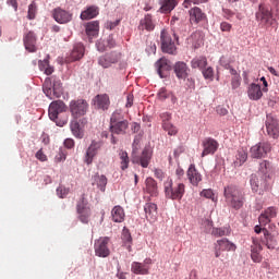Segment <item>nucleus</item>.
I'll use <instances>...</instances> for the list:
<instances>
[{"instance_id":"1","label":"nucleus","mask_w":279,"mask_h":279,"mask_svg":"<svg viewBox=\"0 0 279 279\" xmlns=\"http://www.w3.org/2000/svg\"><path fill=\"white\" fill-rule=\"evenodd\" d=\"M43 90L48 99H60L64 95V87L60 77L52 75L47 77L43 84Z\"/></svg>"},{"instance_id":"2","label":"nucleus","mask_w":279,"mask_h":279,"mask_svg":"<svg viewBox=\"0 0 279 279\" xmlns=\"http://www.w3.org/2000/svg\"><path fill=\"white\" fill-rule=\"evenodd\" d=\"M225 199L230 208L241 210L245 204V194L235 185H229L225 187Z\"/></svg>"},{"instance_id":"3","label":"nucleus","mask_w":279,"mask_h":279,"mask_svg":"<svg viewBox=\"0 0 279 279\" xmlns=\"http://www.w3.org/2000/svg\"><path fill=\"white\" fill-rule=\"evenodd\" d=\"M165 194L168 199H173L180 202L186 193V185L182 182H174L171 179H168L165 183Z\"/></svg>"},{"instance_id":"4","label":"nucleus","mask_w":279,"mask_h":279,"mask_svg":"<svg viewBox=\"0 0 279 279\" xmlns=\"http://www.w3.org/2000/svg\"><path fill=\"white\" fill-rule=\"evenodd\" d=\"M130 122L123 118L119 111H114L110 118V132L111 134L123 135L128 132Z\"/></svg>"},{"instance_id":"5","label":"nucleus","mask_w":279,"mask_h":279,"mask_svg":"<svg viewBox=\"0 0 279 279\" xmlns=\"http://www.w3.org/2000/svg\"><path fill=\"white\" fill-rule=\"evenodd\" d=\"M69 107H66V104L62 100H54L50 104L48 109L49 119L51 121H54L59 128H64L66 125L68 120H59L58 114L62 112H66Z\"/></svg>"},{"instance_id":"6","label":"nucleus","mask_w":279,"mask_h":279,"mask_svg":"<svg viewBox=\"0 0 279 279\" xmlns=\"http://www.w3.org/2000/svg\"><path fill=\"white\" fill-rule=\"evenodd\" d=\"M69 109L73 119H81L88 112V102L84 99L71 100Z\"/></svg>"},{"instance_id":"7","label":"nucleus","mask_w":279,"mask_h":279,"mask_svg":"<svg viewBox=\"0 0 279 279\" xmlns=\"http://www.w3.org/2000/svg\"><path fill=\"white\" fill-rule=\"evenodd\" d=\"M110 238L102 236L95 241L94 250L98 258H108L110 256Z\"/></svg>"},{"instance_id":"8","label":"nucleus","mask_w":279,"mask_h":279,"mask_svg":"<svg viewBox=\"0 0 279 279\" xmlns=\"http://www.w3.org/2000/svg\"><path fill=\"white\" fill-rule=\"evenodd\" d=\"M257 21H262L265 25H274V13L271 7L267 4H259V10L256 13Z\"/></svg>"},{"instance_id":"9","label":"nucleus","mask_w":279,"mask_h":279,"mask_svg":"<svg viewBox=\"0 0 279 279\" xmlns=\"http://www.w3.org/2000/svg\"><path fill=\"white\" fill-rule=\"evenodd\" d=\"M161 49L163 53H170L171 56L175 54V43L171 38V35L167 31H162L160 35Z\"/></svg>"},{"instance_id":"10","label":"nucleus","mask_w":279,"mask_h":279,"mask_svg":"<svg viewBox=\"0 0 279 279\" xmlns=\"http://www.w3.org/2000/svg\"><path fill=\"white\" fill-rule=\"evenodd\" d=\"M269 151H271V144H269V142H259L251 147V157L265 158Z\"/></svg>"},{"instance_id":"11","label":"nucleus","mask_w":279,"mask_h":279,"mask_svg":"<svg viewBox=\"0 0 279 279\" xmlns=\"http://www.w3.org/2000/svg\"><path fill=\"white\" fill-rule=\"evenodd\" d=\"M203 146V153L202 158H205V156H213L217 153L219 149V142L213 137H207L202 143Z\"/></svg>"},{"instance_id":"12","label":"nucleus","mask_w":279,"mask_h":279,"mask_svg":"<svg viewBox=\"0 0 279 279\" xmlns=\"http://www.w3.org/2000/svg\"><path fill=\"white\" fill-rule=\"evenodd\" d=\"M52 16L57 23L60 25H66V23H71L73 21V13L62 9L56 8L52 11Z\"/></svg>"},{"instance_id":"13","label":"nucleus","mask_w":279,"mask_h":279,"mask_svg":"<svg viewBox=\"0 0 279 279\" xmlns=\"http://www.w3.org/2000/svg\"><path fill=\"white\" fill-rule=\"evenodd\" d=\"M119 60H121V53L109 52L99 57L98 64L102 66V69H110V66H112V64H117Z\"/></svg>"},{"instance_id":"14","label":"nucleus","mask_w":279,"mask_h":279,"mask_svg":"<svg viewBox=\"0 0 279 279\" xmlns=\"http://www.w3.org/2000/svg\"><path fill=\"white\" fill-rule=\"evenodd\" d=\"M234 250H236V245L228 239L218 240L215 244V256L219 258L222 252H234Z\"/></svg>"},{"instance_id":"15","label":"nucleus","mask_w":279,"mask_h":279,"mask_svg":"<svg viewBox=\"0 0 279 279\" xmlns=\"http://www.w3.org/2000/svg\"><path fill=\"white\" fill-rule=\"evenodd\" d=\"M266 131L270 138L279 137V120L272 116H267L266 119Z\"/></svg>"},{"instance_id":"16","label":"nucleus","mask_w":279,"mask_h":279,"mask_svg":"<svg viewBox=\"0 0 279 279\" xmlns=\"http://www.w3.org/2000/svg\"><path fill=\"white\" fill-rule=\"evenodd\" d=\"M76 213L78 215V219L82 223H88L90 219V207H87L84 203V198H82L76 205Z\"/></svg>"},{"instance_id":"17","label":"nucleus","mask_w":279,"mask_h":279,"mask_svg":"<svg viewBox=\"0 0 279 279\" xmlns=\"http://www.w3.org/2000/svg\"><path fill=\"white\" fill-rule=\"evenodd\" d=\"M140 32H154L156 29V22L154 21V15L147 13L145 16L140 21L137 26Z\"/></svg>"},{"instance_id":"18","label":"nucleus","mask_w":279,"mask_h":279,"mask_svg":"<svg viewBox=\"0 0 279 279\" xmlns=\"http://www.w3.org/2000/svg\"><path fill=\"white\" fill-rule=\"evenodd\" d=\"M151 259H146L145 263L133 262L131 265V271L136 276H147L149 274V266Z\"/></svg>"},{"instance_id":"19","label":"nucleus","mask_w":279,"mask_h":279,"mask_svg":"<svg viewBox=\"0 0 279 279\" xmlns=\"http://www.w3.org/2000/svg\"><path fill=\"white\" fill-rule=\"evenodd\" d=\"M263 245L258 242V239L253 238V244L251 245V258L253 263H260L263 260Z\"/></svg>"},{"instance_id":"20","label":"nucleus","mask_w":279,"mask_h":279,"mask_svg":"<svg viewBox=\"0 0 279 279\" xmlns=\"http://www.w3.org/2000/svg\"><path fill=\"white\" fill-rule=\"evenodd\" d=\"M82 58H84V45L76 44L70 56L65 58V62L71 64V62H77V60H82Z\"/></svg>"},{"instance_id":"21","label":"nucleus","mask_w":279,"mask_h":279,"mask_svg":"<svg viewBox=\"0 0 279 279\" xmlns=\"http://www.w3.org/2000/svg\"><path fill=\"white\" fill-rule=\"evenodd\" d=\"M23 43L26 51L31 53L36 52V34L29 31L28 33L24 34Z\"/></svg>"},{"instance_id":"22","label":"nucleus","mask_w":279,"mask_h":279,"mask_svg":"<svg viewBox=\"0 0 279 279\" xmlns=\"http://www.w3.org/2000/svg\"><path fill=\"white\" fill-rule=\"evenodd\" d=\"M151 160V150L145 148L142 151V155L140 157H133V162L135 165H141L143 169H147L149 167V161Z\"/></svg>"},{"instance_id":"23","label":"nucleus","mask_w":279,"mask_h":279,"mask_svg":"<svg viewBox=\"0 0 279 279\" xmlns=\"http://www.w3.org/2000/svg\"><path fill=\"white\" fill-rule=\"evenodd\" d=\"M144 211L148 221H156L158 219V205L155 203H146L144 205Z\"/></svg>"},{"instance_id":"24","label":"nucleus","mask_w":279,"mask_h":279,"mask_svg":"<svg viewBox=\"0 0 279 279\" xmlns=\"http://www.w3.org/2000/svg\"><path fill=\"white\" fill-rule=\"evenodd\" d=\"M99 149H101V142L93 141L89 147L87 148L85 155V162H87V165H90V162H93V158L97 156V151H99Z\"/></svg>"},{"instance_id":"25","label":"nucleus","mask_w":279,"mask_h":279,"mask_svg":"<svg viewBox=\"0 0 279 279\" xmlns=\"http://www.w3.org/2000/svg\"><path fill=\"white\" fill-rule=\"evenodd\" d=\"M94 106L98 110H108L110 108V97L106 94L97 95L94 98Z\"/></svg>"},{"instance_id":"26","label":"nucleus","mask_w":279,"mask_h":279,"mask_svg":"<svg viewBox=\"0 0 279 279\" xmlns=\"http://www.w3.org/2000/svg\"><path fill=\"white\" fill-rule=\"evenodd\" d=\"M174 73L179 80H186L189 77V65L184 61H178L174 64Z\"/></svg>"},{"instance_id":"27","label":"nucleus","mask_w":279,"mask_h":279,"mask_svg":"<svg viewBox=\"0 0 279 279\" xmlns=\"http://www.w3.org/2000/svg\"><path fill=\"white\" fill-rule=\"evenodd\" d=\"M156 70L158 75L162 78L167 76V73H169L171 65H169V61L165 58L159 59L155 63Z\"/></svg>"},{"instance_id":"28","label":"nucleus","mask_w":279,"mask_h":279,"mask_svg":"<svg viewBox=\"0 0 279 279\" xmlns=\"http://www.w3.org/2000/svg\"><path fill=\"white\" fill-rule=\"evenodd\" d=\"M187 178L193 186H198L199 182H202V174L195 168V165H191L187 170Z\"/></svg>"},{"instance_id":"29","label":"nucleus","mask_w":279,"mask_h":279,"mask_svg":"<svg viewBox=\"0 0 279 279\" xmlns=\"http://www.w3.org/2000/svg\"><path fill=\"white\" fill-rule=\"evenodd\" d=\"M247 96L252 101H258V99L263 98V89H260V85L253 83L248 86Z\"/></svg>"},{"instance_id":"30","label":"nucleus","mask_w":279,"mask_h":279,"mask_svg":"<svg viewBox=\"0 0 279 279\" xmlns=\"http://www.w3.org/2000/svg\"><path fill=\"white\" fill-rule=\"evenodd\" d=\"M159 12L161 14H169L170 12H173L175 10V7L178 5V0H159Z\"/></svg>"},{"instance_id":"31","label":"nucleus","mask_w":279,"mask_h":279,"mask_svg":"<svg viewBox=\"0 0 279 279\" xmlns=\"http://www.w3.org/2000/svg\"><path fill=\"white\" fill-rule=\"evenodd\" d=\"M111 219L114 223H123L125 221V210L123 207L117 205L111 210Z\"/></svg>"},{"instance_id":"32","label":"nucleus","mask_w":279,"mask_h":279,"mask_svg":"<svg viewBox=\"0 0 279 279\" xmlns=\"http://www.w3.org/2000/svg\"><path fill=\"white\" fill-rule=\"evenodd\" d=\"M93 186H97V189H99V191H101L102 193L106 192V186L108 185V178H106V175L104 174H99L96 173L93 177Z\"/></svg>"},{"instance_id":"33","label":"nucleus","mask_w":279,"mask_h":279,"mask_svg":"<svg viewBox=\"0 0 279 279\" xmlns=\"http://www.w3.org/2000/svg\"><path fill=\"white\" fill-rule=\"evenodd\" d=\"M206 19V14L202 12V9L195 7L190 10V21L191 23H199Z\"/></svg>"},{"instance_id":"34","label":"nucleus","mask_w":279,"mask_h":279,"mask_svg":"<svg viewBox=\"0 0 279 279\" xmlns=\"http://www.w3.org/2000/svg\"><path fill=\"white\" fill-rule=\"evenodd\" d=\"M85 32L89 38H95L99 34V21H92L86 24Z\"/></svg>"},{"instance_id":"35","label":"nucleus","mask_w":279,"mask_h":279,"mask_svg":"<svg viewBox=\"0 0 279 279\" xmlns=\"http://www.w3.org/2000/svg\"><path fill=\"white\" fill-rule=\"evenodd\" d=\"M70 130L75 138H84V129H82L77 119L71 121Z\"/></svg>"},{"instance_id":"36","label":"nucleus","mask_w":279,"mask_h":279,"mask_svg":"<svg viewBox=\"0 0 279 279\" xmlns=\"http://www.w3.org/2000/svg\"><path fill=\"white\" fill-rule=\"evenodd\" d=\"M145 184H146V193L151 195V197H157L158 183H156V180H154L153 178H147Z\"/></svg>"},{"instance_id":"37","label":"nucleus","mask_w":279,"mask_h":279,"mask_svg":"<svg viewBox=\"0 0 279 279\" xmlns=\"http://www.w3.org/2000/svg\"><path fill=\"white\" fill-rule=\"evenodd\" d=\"M192 69H198L199 71H203L205 66H208V59L204 56L195 57L191 61Z\"/></svg>"},{"instance_id":"38","label":"nucleus","mask_w":279,"mask_h":279,"mask_svg":"<svg viewBox=\"0 0 279 279\" xmlns=\"http://www.w3.org/2000/svg\"><path fill=\"white\" fill-rule=\"evenodd\" d=\"M99 15V9L96 7H89L85 11L81 13L82 21H90V19H95V16Z\"/></svg>"},{"instance_id":"39","label":"nucleus","mask_w":279,"mask_h":279,"mask_svg":"<svg viewBox=\"0 0 279 279\" xmlns=\"http://www.w3.org/2000/svg\"><path fill=\"white\" fill-rule=\"evenodd\" d=\"M264 236L266 239V247L268 250H276L278 247V239L276 236L269 234V231H264Z\"/></svg>"},{"instance_id":"40","label":"nucleus","mask_w":279,"mask_h":279,"mask_svg":"<svg viewBox=\"0 0 279 279\" xmlns=\"http://www.w3.org/2000/svg\"><path fill=\"white\" fill-rule=\"evenodd\" d=\"M247 161V151L244 148L238 149V153L235 155V167H241L244 162Z\"/></svg>"},{"instance_id":"41","label":"nucleus","mask_w":279,"mask_h":279,"mask_svg":"<svg viewBox=\"0 0 279 279\" xmlns=\"http://www.w3.org/2000/svg\"><path fill=\"white\" fill-rule=\"evenodd\" d=\"M251 189L253 193H258L259 195H263V190L260 189V179L256 174L251 175Z\"/></svg>"},{"instance_id":"42","label":"nucleus","mask_w":279,"mask_h":279,"mask_svg":"<svg viewBox=\"0 0 279 279\" xmlns=\"http://www.w3.org/2000/svg\"><path fill=\"white\" fill-rule=\"evenodd\" d=\"M119 158H120L121 169L122 171H125V169L130 167V157L128 156V151L120 150Z\"/></svg>"},{"instance_id":"43","label":"nucleus","mask_w":279,"mask_h":279,"mask_svg":"<svg viewBox=\"0 0 279 279\" xmlns=\"http://www.w3.org/2000/svg\"><path fill=\"white\" fill-rule=\"evenodd\" d=\"M211 234L214 236H228V234H230V228H214Z\"/></svg>"},{"instance_id":"44","label":"nucleus","mask_w":279,"mask_h":279,"mask_svg":"<svg viewBox=\"0 0 279 279\" xmlns=\"http://www.w3.org/2000/svg\"><path fill=\"white\" fill-rule=\"evenodd\" d=\"M165 132H168L169 136H175L178 134V128H175L171 122L162 123Z\"/></svg>"},{"instance_id":"45","label":"nucleus","mask_w":279,"mask_h":279,"mask_svg":"<svg viewBox=\"0 0 279 279\" xmlns=\"http://www.w3.org/2000/svg\"><path fill=\"white\" fill-rule=\"evenodd\" d=\"M202 74L205 80H209L210 82H213V80H215V70L213 69V66L203 69Z\"/></svg>"},{"instance_id":"46","label":"nucleus","mask_w":279,"mask_h":279,"mask_svg":"<svg viewBox=\"0 0 279 279\" xmlns=\"http://www.w3.org/2000/svg\"><path fill=\"white\" fill-rule=\"evenodd\" d=\"M169 97H171V92L167 90L165 87H161L157 94L159 101H165L166 99H169Z\"/></svg>"},{"instance_id":"47","label":"nucleus","mask_w":279,"mask_h":279,"mask_svg":"<svg viewBox=\"0 0 279 279\" xmlns=\"http://www.w3.org/2000/svg\"><path fill=\"white\" fill-rule=\"evenodd\" d=\"M259 171L264 173V175H267V173L271 171V163L268 160H263L259 163Z\"/></svg>"},{"instance_id":"48","label":"nucleus","mask_w":279,"mask_h":279,"mask_svg":"<svg viewBox=\"0 0 279 279\" xmlns=\"http://www.w3.org/2000/svg\"><path fill=\"white\" fill-rule=\"evenodd\" d=\"M264 215H266V217L268 219H274V218L278 217V208H276V207H268L265 210Z\"/></svg>"},{"instance_id":"49","label":"nucleus","mask_w":279,"mask_h":279,"mask_svg":"<svg viewBox=\"0 0 279 279\" xmlns=\"http://www.w3.org/2000/svg\"><path fill=\"white\" fill-rule=\"evenodd\" d=\"M208 0H184L183 8H191V5H199V3H206Z\"/></svg>"},{"instance_id":"50","label":"nucleus","mask_w":279,"mask_h":279,"mask_svg":"<svg viewBox=\"0 0 279 279\" xmlns=\"http://www.w3.org/2000/svg\"><path fill=\"white\" fill-rule=\"evenodd\" d=\"M122 240L124 243H132V234L130 233V229L124 228L122 230Z\"/></svg>"},{"instance_id":"51","label":"nucleus","mask_w":279,"mask_h":279,"mask_svg":"<svg viewBox=\"0 0 279 279\" xmlns=\"http://www.w3.org/2000/svg\"><path fill=\"white\" fill-rule=\"evenodd\" d=\"M28 19L29 21L36 19V3H31L28 7Z\"/></svg>"},{"instance_id":"52","label":"nucleus","mask_w":279,"mask_h":279,"mask_svg":"<svg viewBox=\"0 0 279 279\" xmlns=\"http://www.w3.org/2000/svg\"><path fill=\"white\" fill-rule=\"evenodd\" d=\"M241 86V76L231 77V88L236 90Z\"/></svg>"},{"instance_id":"53","label":"nucleus","mask_w":279,"mask_h":279,"mask_svg":"<svg viewBox=\"0 0 279 279\" xmlns=\"http://www.w3.org/2000/svg\"><path fill=\"white\" fill-rule=\"evenodd\" d=\"M259 226H267V223H270L271 219L267 217L266 214H260L258 217Z\"/></svg>"},{"instance_id":"54","label":"nucleus","mask_w":279,"mask_h":279,"mask_svg":"<svg viewBox=\"0 0 279 279\" xmlns=\"http://www.w3.org/2000/svg\"><path fill=\"white\" fill-rule=\"evenodd\" d=\"M201 197H206V199H213V197H215V193H213V190H203L201 192Z\"/></svg>"},{"instance_id":"55","label":"nucleus","mask_w":279,"mask_h":279,"mask_svg":"<svg viewBox=\"0 0 279 279\" xmlns=\"http://www.w3.org/2000/svg\"><path fill=\"white\" fill-rule=\"evenodd\" d=\"M220 29H221V32H232V24H230L228 22H221Z\"/></svg>"},{"instance_id":"56","label":"nucleus","mask_w":279,"mask_h":279,"mask_svg":"<svg viewBox=\"0 0 279 279\" xmlns=\"http://www.w3.org/2000/svg\"><path fill=\"white\" fill-rule=\"evenodd\" d=\"M64 147H66V149H73L75 147V141L73 138H66L63 142Z\"/></svg>"},{"instance_id":"57","label":"nucleus","mask_w":279,"mask_h":279,"mask_svg":"<svg viewBox=\"0 0 279 279\" xmlns=\"http://www.w3.org/2000/svg\"><path fill=\"white\" fill-rule=\"evenodd\" d=\"M36 158H37V160H40V162H47V155H45V153H43V149H39L36 153Z\"/></svg>"},{"instance_id":"58","label":"nucleus","mask_w":279,"mask_h":279,"mask_svg":"<svg viewBox=\"0 0 279 279\" xmlns=\"http://www.w3.org/2000/svg\"><path fill=\"white\" fill-rule=\"evenodd\" d=\"M57 194L61 197V198H64L66 197V195H69V190L62 187V186H59L57 189Z\"/></svg>"},{"instance_id":"59","label":"nucleus","mask_w":279,"mask_h":279,"mask_svg":"<svg viewBox=\"0 0 279 279\" xmlns=\"http://www.w3.org/2000/svg\"><path fill=\"white\" fill-rule=\"evenodd\" d=\"M160 119L162 121V123H171V113L169 112H163L160 114Z\"/></svg>"},{"instance_id":"60","label":"nucleus","mask_w":279,"mask_h":279,"mask_svg":"<svg viewBox=\"0 0 279 279\" xmlns=\"http://www.w3.org/2000/svg\"><path fill=\"white\" fill-rule=\"evenodd\" d=\"M38 66L40 71H45L49 66V60L39 61Z\"/></svg>"},{"instance_id":"61","label":"nucleus","mask_w":279,"mask_h":279,"mask_svg":"<svg viewBox=\"0 0 279 279\" xmlns=\"http://www.w3.org/2000/svg\"><path fill=\"white\" fill-rule=\"evenodd\" d=\"M134 106V96L133 95H128L126 97V108H132Z\"/></svg>"},{"instance_id":"62","label":"nucleus","mask_w":279,"mask_h":279,"mask_svg":"<svg viewBox=\"0 0 279 279\" xmlns=\"http://www.w3.org/2000/svg\"><path fill=\"white\" fill-rule=\"evenodd\" d=\"M180 154H184V146H179L174 149V158H179Z\"/></svg>"},{"instance_id":"63","label":"nucleus","mask_w":279,"mask_h":279,"mask_svg":"<svg viewBox=\"0 0 279 279\" xmlns=\"http://www.w3.org/2000/svg\"><path fill=\"white\" fill-rule=\"evenodd\" d=\"M155 178L162 180V178H165V172H162L161 169H155Z\"/></svg>"},{"instance_id":"64","label":"nucleus","mask_w":279,"mask_h":279,"mask_svg":"<svg viewBox=\"0 0 279 279\" xmlns=\"http://www.w3.org/2000/svg\"><path fill=\"white\" fill-rule=\"evenodd\" d=\"M223 12H225L226 19H228V20H230V19H232V16H234V12H232L229 9H225Z\"/></svg>"}]
</instances>
